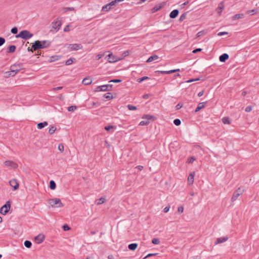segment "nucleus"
Returning <instances> with one entry per match:
<instances>
[{
    "mask_svg": "<svg viewBox=\"0 0 259 259\" xmlns=\"http://www.w3.org/2000/svg\"><path fill=\"white\" fill-rule=\"evenodd\" d=\"M51 42L49 40L39 41L36 40L32 44L31 48L33 50H37L38 49H42L46 48L50 46Z\"/></svg>",
    "mask_w": 259,
    "mask_h": 259,
    "instance_id": "obj_1",
    "label": "nucleus"
},
{
    "mask_svg": "<svg viewBox=\"0 0 259 259\" xmlns=\"http://www.w3.org/2000/svg\"><path fill=\"white\" fill-rule=\"evenodd\" d=\"M61 20L60 18H57L55 20L51 23V31L57 32L60 29L61 26Z\"/></svg>",
    "mask_w": 259,
    "mask_h": 259,
    "instance_id": "obj_2",
    "label": "nucleus"
},
{
    "mask_svg": "<svg viewBox=\"0 0 259 259\" xmlns=\"http://www.w3.org/2000/svg\"><path fill=\"white\" fill-rule=\"evenodd\" d=\"M33 34L27 30H24L19 32L16 37L17 38L21 37L25 40L28 39L33 36Z\"/></svg>",
    "mask_w": 259,
    "mask_h": 259,
    "instance_id": "obj_3",
    "label": "nucleus"
},
{
    "mask_svg": "<svg viewBox=\"0 0 259 259\" xmlns=\"http://www.w3.org/2000/svg\"><path fill=\"white\" fill-rule=\"evenodd\" d=\"M48 203L51 207H54L56 205H57L58 207L63 206V204L59 198L50 199L48 200Z\"/></svg>",
    "mask_w": 259,
    "mask_h": 259,
    "instance_id": "obj_4",
    "label": "nucleus"
},
{
    "mask_svg": "<svg viewBox=\"0 0 259 259\" xmlns=\"http://www.w3.org/2000/svg\"><path fill=\"white\" fill-rule=\"evenodd\" d=\"M3 166L10 169H16L18 165L15 162L11 160H7L4 162Z\"/></svg>",
    "mask_w": 259,
    "mask_h": 259,
    "instance_id": "obj_5",
    "label": "nucleus"
},
{
    "mask_svg": "<svg viewBox=\"0 0 259 259\" xmlns=\"http://www.w3.org/2000/svg\"><path fill=\"white\" fill-rule=\"evenodd\" d=\"M11 207L10 201H7L6 204L4 205L0 209V213L3 215H6L9 211Z\"/></svg>",
    "mask_w": 259,
    "mask_h": 259,
    "instance_id": "obj_6",
    "label": "nucleus"
},
{
    "mask_svg": "<svg viewBox=\"0 0 259 259\" xmlns=\"http://www.w3.org/2000/svg\"><path fill=\"white\" fill-rule=\"evenodd\" d=\"M243 189H241V188H238V189L236 190L233 193V195L231 198V201L232 202H234L240 195L243 194Z\"/></svg>",
    "mask_w": 259,
    "mask_h": 259,
    "instance_id": "obj_7",
    "label": "nucleus"
},
{
    "mask_svg": "<svg viewBox=\"0 0 259 259\" xmlns=\"http://www.w3.org/2000/svg\"><path fill=\"white\" fill-rule=\"evenodd\" d=\"M67 48L70 51H77L82 49V46L80 44H73L66 45Z\"/></svg>",
    "mask_w": 259,
    "mask_h": 259,
    "instance_id": "obj_8",
    "label": "nucleus"
},
{
    "mask_svg": "<svg viewBox=\"0 0 259 259\" xmlns=\"http://www.w3.org/2000/svg\"><path fill=\"white\" fill-rule=\"evenodd\" d=\"M22 68V64H14L10 67V70H13L16 73H17Z\"/></svg>",
    "mask_w": 259,
    "mask_h": 259,
    "instance_id": "obj_9",
    "label": "nucleus"
},
{
    "mask_svg": "<svg viewBox=\"0 0 259 259\" xmlns=\"http://www.w3.org/2000/svg\"><path fill=\"white\" fill-rule=\"evenodd\" d=\"M108 57H109L108 61L110 63H114L121 59V58H118L117 56H113L112 53L109 54L108 55Z\"/></svg>",
    "mask_w": 259,
    "mask_h": 259,
    "instance_id": "obj_10",
    "label": "nucleus"
},
{
    "mask_svg": "<svg viewBox=\"0 0 259 259\" xmlns=\"http://www.w3.org/2000/svg\"><path fill=\"white\" fill-rule=\"evenodd\" d=\"M10 185L14 188V190H16L19 188V183L16 179H13L9 181Z\"/></svg>",
    "mask_w": 259,
    "mask_h": 259,
    "instance_id": "obj_11",
    "label": "nucleus"
},
{
    "mask_svg": "<svg viewBox=\"0 0 259 259\" xmlns=\"http://www.w3.org/2000/svg\"><path fill=\"white\" fill-rule=\"evenodd\" d=\"M34 239L36 243L40 244L44 241L45 237L42 234H39L35 237Z\"/></svg>",
    "mask_w": 259,
    "mask_h": 259,
    "instance_id": "obj_12",
    "label": "nucleus"
},
{
    "mask_svg": "<svg viewBox=\"0 0 259 259\" xmlns=\"http://www.w3.org/2000/svg\"><path fill=\"white\" fill-rule=\"evenodd\" d=\"M194 176H195L194 172H192L189 175L188 177V184L189 185L193 184V183L194 182Z\"/></svg>",
    "mask_w": 259,
    "mask_h": 259,
    "instance_id": "obj_13",
    "label": "nucleus"
},
{
    "mask_svg": "<svg viewBox=\"0 0 259 259\" xmlns=\"http://www.w3.org/2000/svg\"><path fill=\"white\" fill-rule=\"evenodd\" d=\"M16 74L13 70H10V71H6L4 73L5 77H6L14 76Z\"/></svg>",
    "mask_w": 259,
    "mask_h": 259,
    "instance_id": "obj_14",
    "label": "nucleus"
},
{
    "mask_svg": "<svg viewBox=\"0 0 259 259\" xmlns=\"http://www.w3.org/2000/svg\"><path fill=\"white\" fill-rule=\"evenodd\" d=\"M226 241H227V238L226 237H222L218 238H217V239L215 241L214 244L215 245L219 244L225 242Z\"/></svg>",
    "mask_w": 259,
    "mask_h": 259,
    "instance_id": "obj_15",
    "label": "nucleus"
},
{
    "mask_svg": "<svg viewBox=\"0 0 259 259\" xmlns=\"http://www.w3.org/2000/svg\"><path fill=\"white\" fill-rule=\"evenodd\" d=\"M112 85L111 84H106L101 85L100 90L103 92H105L107 91H110L109 88H112Z\"/></svg>",
    "mask_w": 259,
    "mask_h": 259,
    "instance_id": "obj_16",
    "label": "nucleus"
},
{
    "mask_svg": "<svg viewBox=\"0 0 259 259\" xmlns=\"http://www.w3.org/2000/svg\"><path fill=\"white\" fill-rule=\"evenodd\" d=\"M159 58V57L156 55H154L150 56L146 61L147 63H150L153 61H155Z\"/></svg>",
    "mask_w": 259,
    "mask_h": 259,
    "instance_id": "obj_17",
    "label": "nucleus"
},
{
    "mask_svg": "<svg viewBox=\"0 0 259 259\" xmlns=\"http://www.w3.org/2000/svg\"><path fill=\"white\" fill-rule=\"evenodd\" d=\"M163 5L162 4H159L156 6H155V7H154L152 9V13H155L157 11H158V10H159L160 9H161L163 7Z\"/></svg>",
    "mask_w": 259,
    "mask_h": 259,
    "instance_id": "obj_18",
    "label": "nucleus"
},
{
    "mask_svg": "<svg viewBox=\"0 0 259 259\" xmlns=\"http://www.w3.org/2000/svg\"><path fill=\"white\" fill-rule=\"evenodd\" d=\"M92 82V80L90 77H85L82 81V83L84 85L90 84H91Z\"/></svg>",
    "mask_w": 259,
    "mask_h": 259,
    "instance_id": "obj_19",
    "label": "nucleus"
},
{
    "mask_svg": "<svg viewBox=\"0 0 259 259\" xmlns=\"http://www.w3.org/2000/svg\"><path fill=\"white\" fill-rule=\"evenodd\" d=\"M179 14V11L177 9L173 10L169 14V17L171 18H175Z\"/></svg>",
    "mask_w": 259,
    "mask_h": 259,
    "instance_id": "obj_20",
    "label": "nucleus"
},
{
    "mask_svg": "<svg viewBox=\"0 0 259 259\" xmlns=\"http://www.w3.org/2000/svg\"><path fill=\"white\" fill-rule=\"evenodd\" d=\"M138 247V244L137 243H131V244H130L128 245V248L129 249L131 250H135L136 249V248H137Z\"/></svg>",
    "mask_w": 259,
    "mask_h": 259,
    "instance_id": "obj_21",
    "label": "nucleus"
},
{
    "mask_svg": "<svg viewBox=\"0 0 259 259\" xmlns=\"http://www.w3.org/2000/svg\"><path fill=\"white\" fill-rule=\"evenodd\" d=\"M204 108V102L199 103L195 109V112H197Z\"/></svg>",
    "mask_w": 259,
    "mask_h": 259,
    "instance_id": "obj_22",
    "label": "nucleus"
},
{
    "mask_svg": "<svg viewBox=\"0 0 259 259\" xmlns=\"http://www.w3.org/2000/svg\"><path fill=\"white\" fill-rule=\"evenodd\" d=\"M48 124L47 121H45L44 122H40L37 124V127L38 129H41L45 126H47Z\"/></svg>",
    "mask_w": 259,
    "mask_h": 259,
    "instance_id": "obj_23",
    "label": "nucleus"
},
{
    "mask_svg": "<svg viewBox=\"0 0 259 259\" xmlns=\"http://www.w3.org/2000/svg\"><path fill=\"white\" fill-rule=\"evenodd\" d=\"M105 201V198L101 197L100 199H97L96 201V203L97 205L101 204L104 203Z\"/></svg>",
    "mask_w": 259,
    "mask_h": 259,
    "instance_id": "obj_24",
    "label": "nucleus"
},
{
    "mask_svg": "<svg viewBox=\"0 0 259 259\" xmlns=\"http://www.w3.org/2000/svg\"><path fill=\"white\" fill-rule=\"evenodd\" d=\"M219 60L221 62H224L227 60V53H224L219 58Z\"/></svg>",
    "mask_w": 259,
    "mask_h": 259,
    "instance_id": "obj_25",
    "label": "nucleus"
},
{
    "mask_svg": "<svg viewBox=\"0 0 259 259\" xmlns=\"http://www.w3.org/2000/svg\"><path fill=\"white\" fill-rule=\"evenodd\" d=\"M243 16L244 15L243 14H236L232 17V19L236 20V19H241V18H243Z\"/></svg>",
    "mask_w": 259,
    "mask_h": 259,
    "instance_id": "obj_26",
    "label": "nucleus"
},
{
    "mask_svg": "<svg viewBox=\"0 0 259 259\" xmlns=\"http://www.w3.org/2000/svg\"><path fill=\"white\" fill-rule=\"evenodd\" d=\"M111 8L110 7V6L107 4L104 6L102 8V11L104 12H108L109 11Z\"/></svg>",
    "mask_w": 259,
    "mask_h": 259,
    "instance_id": "obj_27",
    "label": "nucleus"
},
{
    "mask_svg": "<svg viewBox=\"0 0 259 259\" xmlns=\"http://www.w3.org/2000/svg\"><path fill=\"white\" fill-rule=\"evenodd\" d=\"M16 48V47L15 46H14V45L11 46L8 48L7 52L8 53H13V52H15Z\"/></svg>",
    "mask_w": 259,
    "mask_h": 259,
    "instance_id": "obj_28",
    "label": "nucleus"
},
{
    "mask_svg": "<svg viewBox=\"0 0 259 259\" xmlns=\"http://www.w3.org/2000/svg\"><path fill=\"white\" fill-rule=\"evenodd\" d=\"M224 8V3H220L218 7V12L220 14Z\"/></svg>",
    "mask_w": 259,
    "mask_h": 259,
    "instance_id": "obj_29",
    "label": "nucleus"
},
{
    "mask_svg": "<svg viewBox=\"0 0 259 259\" xmlns=\"http://www.w3.org/2000/svg\"><path fill=\"white\" fill-rule=\"evenodd\" d=\"M105 129L108 132L111 131V132H113L115 129V127L112 125H108L105 126Z\"/></svg>",
    "mask_w": 259,
    "mask_h": 259,
    "instance_id": "obj_30",
    "label": "nucleus"
},
{
    "mask_svg": "<svg viewBox=\"0 0 259 259\" xmlns=\"http://www.w3.org/2000/svg\"><path fill=\"white\" fill-rule=\"evenodd\" d=\"M124 0H114L110 2V3L108 4L111 8H112V6H114L117 3L120 2L122 1H123Z\"/></svg>",
    "mask_w": 259,
    "mask_h": 259,
    "instance_id": "obj_31",
    "label": "nucleus"
},
{
    "mask_svg": "<svg viewBox=\"0 0 259 259\" xmlns=\"http://www.w3.org/2000/svg\"><path fill=\"white\" fill-rule=\"evenodd\" d=\"M124 0H114L110 2V3L108 4L111 8H112V6H114L117 3L120 2L122 1H123Z\"/></svg>",
    "mask_w": 259,
    "mask_h": 259,
    "instance_id": "obj_32",
    "label": "nucleus"
},
{
    "mask_svg": "<svg viewBox=\"0 0 259 259\" xmlns=\"http://www.w3.org/2000/svg\"><path fill=\"white\" fill-rule=\"evenodd\" d=\"M50 188L52 190H54L56 188V183L53 180L50 182Z\"/></svg>",
    "mask_w": 259,
    "mask_h": 259,
    "instance_id": "obj_33",
    "label": "nucleus"
},
{
    "mask_svg": "<svg viewBox=\"0 0 259 259\" xmlns=\"http://www.w3.org/2000/svg\"><path fill=\"white\" fill-rule=\"evenodd\" d=\"M75 60L74 58H70L68 60H67L65 62L66 65H70L72 64L73 62V60Z\"/></svg>",
    "mask_w": 259,
    "mask_h": 259,
    "instance_id": "obj_34",
    "label": "nucleus"
},
{
    "mask_svg": "<svg viewBox=\"0 0 259 259\" xmlns=\"http://www.w3.org/2000/svg\"><path fill=\"white\" fill-rule=\"evenodd\" d=\"M56 130V127L54 126H51L49 130V133L51 135L53 134Z\"/></svg>",
    "mask_w": 259,
    "mask_h": 259,
    "instance_id": "obj_35",
    "label": "nucleus"
},
{
    "mask_svg": "<svg viewBox=\"0 0 259 259\" xmlns=\"http://www.w3.org/2000/svg\"><path fill=\"white\" fill-rule=\"evenodd\" d=\"M24 244L25 246L27 248H30L32 245L31 242L28 240H26L24 242Z\"/></svg>",
    "mask_w": 259,
    "mask_h": 259,
    "instance_id": "obj_36",
    "label": "nucleus"
},
{
    "mask_svg": "<svg viewBox=\"0 0 259 259\" xmlns=\"http://www.w3.org/2000/svg\"><path fill=\"white\" fill-rule=\"evenodd\" d=\"M104 97L105 98L108 99V100H110L111 99H112L113 97H112V95L111 94V93H106L104 95Z\"/></svg>",
    "mask_w": 259,
    "mask_h": 259,
    "instance_id": "obj_37",
    "label": "nucleus"
},
{
    "mask_svg": "<svg viewBox=\"0 0 259 259\" xmlns=\"http://www.w3.org/2000/svg\"><path fill=\"white\" fill-rule=\"evenodd\" d=\"M60 57L58 56H52L50 58V62H54L57 60H58Z\"/></svg>",
    "mask_w": 259,
    "mask_h": 259,
    "instance_id": "obj_38",
    "label": "nucleus"
},
{
    "mask_svg": "<svg viewBox=\"0 0 259 259\" xmlns=\"http://www.w3.org/2000/svg\"><path fill=\"white\" fill-rule=\"evenodd\" d=\"M76 109L77 107L76 106H71L68 107V111L69 112H73Z\"/></svg>",
    "mask_w": 259,
    "mask_h": 259,
    "instance_id": "obj_39",
    "label": "nucleus"
},
{
    "mask_svg": "<svg viewBox=\"0 0 259 259\" xmlns=\"http://www.w3.org/2000/svg\"><path fill=\"white\" fill-rule=\"evenodd\" d=\"M152 243L154 244H159L160 243V240L158 238H153L152 240Z\"/></svg>",
    "mask_w": 259,
    "mask_h": 259,
    "instance_id": "obj_40",
    "label": "nucleus"
},
{
    "mask_svg": "<svg viewBox=\"0 0 259 259\" xmlns=\"http://www.w3.org/2000/svg\"><path fill=\"white\" fill-rule=\"evenodd\" d=\"M149 123V121L148 120H146V121L143 120V121H141L140 122L139 125H142V126H143V125H148Z\"/></svg>",
    "mask_w": 259,
    "mask_h": 259,
    "instance_id": "obj_41",
    "label": "nucleus"
},
{
    "mask_svg": "<svg viewBox=\"0 0 259 259\" xmlns=\"http://www.w3.org/2000/svg\"><path fill=\"white\" fill-rule=\"evenodd\" d=\"M127 107L130 110H135L137 109V107L136 106L132 105H128Z\"/></svg>",
    "mask_w": 259,
    "mask_h": 259,
    "instance_id": "obj_42",
    "label": "nucleus"
},
{
    "mask_svg": "<svg viewBox=\"0 0 259 259\" xmlns=\"http://www.w3.org/2000/svg\"><path fill=\"white\" fill-rule=\"evenodd\" d=\"M63 10H64V12H67V11H74V8L73 7H66V8H63Z\"/></svg>",
    "mask_w": 259,
    "mask_h": 259,
    "instance_id": "obj_43",
    "label": "nucleus"
},
{
    "mask_svg": "<svg viewBox=\"0 0 259 259\" xmlns=\"http://www.w3.org/2000/svg\"><path fill=\"white\" fill-rule=\"evenodd\" d=\"M174 123L176 125H179L181 124V121L179 119H176L174 120Z\"/></svg>",
    "mask_w": 259,
    "mask_h": 259,
    "instance_id": "obj_44",
    "label": "nucleus"
},
{
    "mask_svg": "<svg viewBox=\"0 0 259 259\" xmlns=\"http://www.w3.org/2000/svg\"><path fill=\"white\" fill-rule=\"evenodd\" d=\"M195 160V158L193 156H192L188 159L187 162L188 163H193Z\"/></svg>",
    "mask_w": 259,
    "mask_h": 259,
    "instance_id": "obj_45",
    "label": "nucleus"
},
{
    "mask_svg": "<svg viewBox=\"0 0 259 259\" xmlns=\"http://www.w3.org/2000/svg\"><path fill=\"white\" fill-rule=\"evenodd\" d=\"M153 118V116L151 115H145L142 117L143 119H147L148 120L151 119Z\"/></svg>",
    "mask_w": 259,
    "mask_h": 259,
    "instance_id": "obj_46",
    "label": "nucleus"
},
{
    "mask_svg": "<svg viewBox=\"0 0 259 259\" xmlns=\"http://www.w3.org/2000/svg\"><path fill=\"white\" fill-rule=\"evenodd\" d=\"M148 78H148V77H147V76H144V77H142V78H139V79L137 80V81H138V82H140H140H142L143 81H144V80H146V79H148Z\"/></svg>",
    "mask_w": 259,
    "mask_h": 259,
    "instance_id": "obj_47",
    "label": "nucleus"
},
{
    "mask_svg": "<svg viewBox=\"0 0 259 259\" xmlns=\"http://www.w3.org/2000/svg\"><path fill=\"white\" fill-rule=\"evenodd\" d=\"M58 150L62 152L64 151V145L62 144H60L58 145Z\"/></svg>",
    "mask_w": 259,
    "mask_h": 259,
    "instance_id": "obj_48",
    "label": "nucleus"
},
{
    "mask_svg": "<svg viewBox=\"0 0 259 259\" xmlns=\"http://www.w3.org/2000/svg\"><path fill=\"white\" fill-rule=\"evenodd\" d=\"M179 213H182L184 211V207L182 205L179 206L178 208Z\"/></svg>",
    "mask_w": 259,
    "mask_h": 259,
    "instance_id": "obj_49",
    "label": "nucleus"
},
{
    "mask_svg": "<svg viewBox=\"0 0 259 259\" xmlns=\"http://www.w3.org/2000/svg\"><path fill=\"white\" fill-rule=\"evenodd\" d=\"M5 42V39L3 37H0V46L3 45Z\"/></svg>",
    "mask_w": 259,
    "mask_h": 259,
    "instance_id": "obj_50",
    "label": "nucleus"
},
{
    "mask_svg": "<svg viewBox=\"0 0 259 259\" xmlns=\"http://www.w3.org/2000/svg\"><path fill=\"white\" fill-rule=\"evenodd\" d=\"M11 31L13 34H16L18 32V29L16 27H14L12 28Z\"/></svg>",
    "mask_w": 259,
    "mask_h": 259,
    "instance_id": "obj_51",
    "label": "nucleus"
},
{
    "mask_svg": "<svg viewBox=\"0 0 259 259\" xmlns=\"http://www.w3.org/2000/svg\"><path fill=\"white\" fill-rule=\"evenodd\" d=\"M252 110V107L248 106L245 108V111L247 112H250Z\"/></svg>",
    "mask_w": 259,
    "mask_h": 259,
    "instance_id": "obj_52",
    "label": "nucleus"
},
{
    "mask_svg": "<svg viewBox=\"0 0 259 259\" xmlns=\"http://www.w3.org/2000/svg\"><path fill=\"white\" fill-rule=\"evenodd\" d=\"M63 228L64 231H68V230H69L70 229V227L67 225H64L63 226Z\"/></svg>",
    "mask_w": 259,
    "mask_h": 259,
    "instance_id": "obj_53",
    "label": "nucleus"
},
{
    "mask_svg": "<svg viewBox=\"0 0 259 259\" xmlns=\"http://www.w3.org/2000/svg\"><path fill=\"white\" fill-rule=\"evenodd\" d=\"M257 12V10L256 9H253V10H250V11H248L247 12V13L248 14H252V13H255L256 12Z\"/></svg>",
    "mask_w": 259,
    "mask_h": 259,
    "instance_id": "obj_54",
    "label": "nucleus"
},
{
    "mask_svg": "<svg viewBox=\"0 0 259 259\" xmlns=\"http://www.w3.org/2000/svg\"><path fill=\"white\" fill-rule=\"evenodd\" d=\"M156 254H157V253H149V254H147L144 258L145 259L149 257L156 255Z\"/></svg>",
    "mask_w": 259,
    "mask_h": 259,
    "instance_id": "obj_55",
    "label": "nucleus"
},
{
    "mask_svg": "<svg viewBox=\"0 0 259 259\" xmlns=\"http://www.w3.org/2000/svg\"><path fill=\"white\" fill-rule=\"evenodd\" d=\"M109 82H112L114 83H118L121 82V80L120 79H113L110 80Z\"/></svg>",
    "mask_w": 259,
    "mask_h": 259,
    "instance_id": "obj_56",
    "label": "nucleus"
},
{
    "mask_svg": "<svg viewBox=\"0 0 259 259\" xmlns=\"http://www.w3.org/2000/svg\"><path fill=\"white\" fill-rule=\"evenodd\" d=\"M169 208H170V206H166V207L164 208V209H163V211H164V212H167L169 211Z\"/></svg>",
    "mask_w": 259,
    "mask_h": 259,
    "instance_id": "obj_57",
    "label": "nucleus"
},
{
    "mask_svg": "<svg viewBox=\"0 0 259 259\" xmlns=\"http://www.w3.org/2000/svg\"><path fill=\"white\" fill-rule=\"evenodd\" d=\"M182 106H183V105H181V104H180V103L178 104L176 106V110H179L180 108H181L182 107Z\"/></svg>",
    "mask_w": 259,
    "mask_h": 259,
    "instance_id": "obj_58",
    "label": "nucleus"
},
{
    "mask_svg": "<svg viewBox=\"0 0 259 259\" xmlns=\"http://www.w3.org/2000/svg\"><path fill=\"white\" fill-rule=\"evenodd\" d=\"M69 31V25H66L64 28V31L65 32H68Z\"/></svg>",
    "mask_w": 259,
    "mask_h": 259,
    "instance_id": "obj_59",
    "label": "nucleus"
},
{
    "mask_svg": "<svg viewBox=\"0 0 259 259\" xmlns=\"http://www.w3.org/2000/svg\"><path fill=\"white\" fill-rule=\"evenodd\" d=\"M201 50H202L201 49H196L194 50L192 52L193 53H197L198 52H201Z\"/></svg>",
    "mask_w": 259,
    "mask_h": 259,
    "instance_id": "obj_60",
    "label": "nucleus"
},
{
    "mask_svg": "<svg viewBox=\"0 0 259 259\" xmlns=\"http://www.w3.org/2000/svg\"><path fill=\"white\" fill-rule=\"evenodd\" d=\"M103 54H98L97 56H96V59L97 60H99L103 56Z\"/></svg>",
    "mask_w": 259,
    "mask_h": 259,
    "instance_id": "obj_61",
    "label": "nucleus"
},
{
    "mask_svg": "<svg viewBox=\"0 0 259 259\" xmlns=\"http://www.w3.org/2000/svg\"><path fill=\"white\" fill-rule=\"evenodd\" d=\"M62 87H57V88H54L52 89L53 91H57V90H61L62 89Z\"/></svg>",
    "mask_w": 259,
    "mask_h": 259,
    "instance_id": "obj_62",
    "label": "nucleus"
},
{
    "mask_svg": "<svg viewBox=\"0 0 259 259\" xmlns=\"http://www.w3.org/2000/svg\"><path fill=\"white\" fill-rule=\"evenodd\" d=\"M128 54H129V51H126L123 52V57H125V56H127Z\"/></svg>",
    "mask_w": 259,
    "mask_h": 259,
    "instance_id": "obj_63",
    "label": "nucleus"
},
{
    "mask_svg": "<svg viewBox=\"0 0 259 259\" xmlns=\"http://www.w3.org/2000/svg\"><path fill=\"white\" fill-rule=\"evenodd\" d=\"M185 17H186V14H183L181 16V17H180V20H181V21L185 19Z\"/></svg>",
    "mask_w": 259,
    "mask_h": 259,
    "instance_id": "obj_64",
    "label": "nucleus"
}]
</instances>
